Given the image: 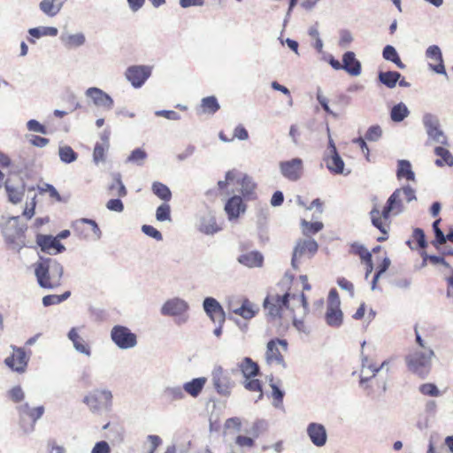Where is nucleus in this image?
<instances>
[{"label":"nucleus","mask_w":453,"mask_h":453,"mask_svg":"<svg viewBox=\"0 0 453 453\" xmlns=\"http://www.w3.org/2000/svg\"><path fill=\"white\" fill-rule=\"evenodd\" d=\"M34 268L37 283L42 288L54 289L61 286L64 267L57 259L39 256Z\"/></svg>","instance_id":"nucleus-1"},{"label":"nucleus","mask_w":453,"mask_h":453,"mask_svg":"<svg viewBox=\"0 0 453 453\" xmlns=\"http://www.w3.org/2000/svg\"><path fill=\"white\" fill-rule=\"evenodd\" d=\"M403 198L407 203L417 200L416 191L410 185L396 188L388 198L381 211V217L384 220L389 219L391 216H398L404 211Z\"/></svg>","instance_id":"nucleus-2"},{"label":"nucleus","mask_w":453,"mask_h":453,"mask_svg":"<svg viewBox=\"0 0 453 453\" xmlns=\"http://www.w3.org/2000/svg\"><path fill=\"white\" fill-rule=\"evenodd\" d=\"M434 357L433 349H414L405 357L407 368L412 373L425 379L431 372Z\"/></svg>","instance_id":"nucleus-3"},{"label":"nucleus","mask_w":453,"mask_h":453,"mask_svg":"<svg viewBox=\"0 0 453 453\" xmlns=\"http://www.w3.org/2000/svg\"><path fill=\"white\" fill-rule=\"evenodd\" d=\"M26 225H19V216L10 217L3 228V234L12 250L19 251L25 243Z\"/></svg>","instance_id":"nucleus-4"},{"label":"nucleus","mask_w":453,"mask_h":453,"mask_svg":"<svg viewBox=\"0 0 453 453\" xmlns=\"http://www.w3.org/2000/svg\"><path fill=\"white\" fill-rule=\"evenodd\" d=\"M112 393L109 389H95L86 395L83 403L92 412H98L104 409L110 411L112 408Z\"/></svg>","instance_id":"nucleus-5"},{"label":"nucleus","mask_w":453,"mask_h":453,"mask_svg":"<svg viewBox=\"0 0 453 453\" xmlns=\"http://www.w3.org/2000/svg\"><path fill=\"white\" fill-rule=\"evenodd\" d=\"M17 411L20 418V427L26 434L35 430V425L44 413L43 406L30 407L27 403L17 406Z\"/></svg>","instance_id":"nucleus-6"},{"label":"nucleus","mask_w":453,"mask_h":453,"mask_svg":"<svg viewBox=\"0 0 453 453\" xmlns=\"http://www.w3.org/2000/svg\"><path fill=\"white\" fill-rule=\"evenodd\" d=\"M188 309L189 305L185 300L174 297L165 302L160 312L163 316L178 317L177 323L182 324L188 321V316L186 312Z\"/></svg>","instance_id":"nucleus-7"},{"label":"nucleus","mask_w":453,"mask_h":453,"mask_svg":"<svg viewBox=\"0 0 453 453\" xmlns=\"http://www.w3.org/2000/svg\"><path fill=\"white\" fill-rule=\"evenodd\" d=\"M111 339L120 349H129L137 345V336L128 327L114 326L111 330Z\"/></svg>","instance_id":"nucleus-8"},{"label":"nucleus","mask_w":453,"mask_h":453,"mask_svg":"<svg viewBox=\"0 0 453 453\" xmlns=\"http://www.w3.org/2000/svg\"><path fill=\"white\" fill-rule=\"evenodd\" d=\"M319 244L314 239H300L297 241L292 254L291 266L294 270L299 269V260L307 257L311 258L318 251Z\"/></svg>","instance_id":"nucleus-9"},{"label":"nucleus","mask_w":453,"mask_h":453,"mask_svg":"<svg viewBox=\"0 0 453 453\" xmlns=\"http://www.w3.org/2000/svg\"><path fill=\"white\" fill-rule=\"evenodd\" d=\"M422 122L429 139L436 143L448 145V138L441 130L440 120L436 115L426 113L422 118Z\"/></svg>","instance_id":"nucleus-10"},{"label":"nucleus","mask_w":453,"mask_h":453,"mask_svg":"<svg viewBox=\"0 0 453 453\" xmlns=\"http://www.w3.org/2000/svg\"><path fill=\"white\" fill-rule=\"evenodd\" d=\"M290 294L269 295L264 301V308L267 311V316L272 319L281 317L283 308L288 309L289 304Z\"/></svg>","instance_id":"nucleus-11"},{"label":"nucleus","mask_w":453,"mask_h":453,"mask_svg":"<svg viewBox=\"0 0 453 453\" xmlns=\"http://www.w3.org/2000/svg\"><path fill=\"white\" fill-rule=\"evenodd\" d=\"M280 174L289 181L299 180L303 173V161L300 157L280 161L279 164Z\"/></svg>","instance_id":"nucleus-12"},{"label":"nucleus","mask_w":453,"mask_h":453,"mask_svg":"<svg viewBox=\"0 0 453 453\" xmlns=\"http://www.w3.org/2000/svg\"><path fill=\"white\" fill-rule=\"evenodd\" d=\"M211 380L218 394L228 396L234 382L231 380L228 372L221 366L214 367L211 373Z\"/></svg>","instance_id":"nucleus-13"},{"label":"nucleus","mask_w":453,"mask_h":453,"mask_svg":"<svg viewBox=\"0 0 453 453\" xmlns=\"http://www.w3.org/2000/svg\"><path fill=\"white\" fill-rule=\"evenodd\" d=\"M151 75V67L148 65H134L127 68L126 79L135 88H141Z\"/></svg>","instance_id":"nucleus-14"},{"label":"nucleus","mask_w":453,"mask_h":453,"mask_svg":"<svg viewBox=\"0 0 453 453\" xmlns=\"http://www.w3.org/2000/svg\"><path fill=\"white\" fill-rule=\"evenodd\" d=\"M196 227L207 235H212L220 230L216 223L214 213L209 210L202 211L196 215Z\"/></svg>","instance_id":"nucleus-15"},{"label":"nucleus","mask_w":453,"mask_h":453,"mask_svg":"<svg viewBox=\"0 0 453 453\" xmlns=\"http://www.w3.org/2000/svg\"><path fill=\"white\" fill-rule=\"evenodd\" d=\"M11 347L13 349V353L11 357L5 358L4 364L12 371L22 373L27 369L29 357L27 356V353L23 348L16 347L13 345Z\"/></svg>","instance_id":"nucleus-16"},{"label":"nucleus","mask_w":453,"mask_h":453,"mask_svg":"<svg viewBox=\"0 0 453 453\" xmlns=\"http://www.w3.org/2000/svg\"><path fill=\"white\" fill-rule=\"evenodd\" d=\"M203 309L213 323H225L226 312L219 302L214 297H205L203 301Z\"/></svg>","instance_id":"nucleus-17"},{"label":"nucleus","mask_w":453,"mask_h":453,"mask_svg":"<svg viewBox=\"0 0 453 453\" xmlns=\"http://www.w3.org/2000/svg\"><path fill=\"white\" fill-rule=\"evenodd\" d=\"M427 59L434 61L436 64L429 63L428 67L430 70L438 74H442L448 78V73L445 69L441 50L438 45H430L425 52Z\"/></svg>","instance_id":"nucleus-18"},{"label":"nucleus","mask_w":453,"mask_h":453,"mask_svg":"<svg viewBox=\"0 0 453 453\" xmlns=\"http://www.w3.org/2000/svg\"><path fill=\"white\" fill-rule=\"evenodd\" d=\"M85 96L90 98L93 104L98 108L109 111L113 107L114 101L112 97L99 88H88L85 91Z\"/></svg>","instance_id":"nucleus-19"},{"label":"nucleus","mask_w":453,"mask_h":453,"mask_svg":"<svg viewBox=\"0 0 453 453\" xmlns=\"http://www.w3.org/2000/svg\"><path fill=\"white\" fill-rule=\"evenodd\" d=\"M279 345L282 346L286 350L288 348V342L282 339H272L268 342L266 346L265 358L268 364L275 362L278 365H281L286 367L283 356L280 354Z\"/></svg>","instance_id":"nucleus-20"},{"label":"nucleus","mask_w":453,"mask_h":453,"mask_svg":"<svg viewBox=\"0 0 453 453\" xmlns=\"http://www.w3.org/2000/svg\"><path fill=\"white\" fill-rule=\"evenodd\" d=\"M86 225H89L91 226V231L96 240L101 238L102 231L97 223L94 219L82 218L75 220L72 226L74 233L80 239H88L89 237V233L85 227Z\"/></svg>","instance_id":"nucleus-21"},{"label":"nucleus","mask_w":453,"mask_h":453,"mask_svg":"<svg viewBox=\"0 0 453 453\" xmlns=\"http://www.w3.org/2000/svg\"><path fill=\"white\" fill-rule=\"evenodd\" d=\"M307 435L311 441L317 447H323L327 441V433L326 427L319 423L311 422L308 425Z\"/></svg>","instance_id":"nucleus-22"},{"label":"nucleus","mask_w":453,"mask_h":453,"mask_svg":"<svg viewBox=\"0 0 453 453\" xmlns=\"http://www.w3.org/2000/svg\"><path fill=\"white\" fill-rule=\"evenodd\" d=\"M224 209L227 214L228 219L233 220L245 212L246 205L243 203L242 198L240 196H234L226 201Z\"/></svg>","instance_id":"nucleus-23"},{"label":"nucleus","mask_w":453,"mask_h":453,"mask_svg":"<svg viewBox=\"0 0 453 453\" xmlns=\"http://www.w3.org/2000/svg\"><path fill=\"white\" fill-rule=\"evenodd\" d=\"M342 69L351 76H358L362 72L361 62L353 51H346L342 55Z\"/></svg>","instance_id":"nucleus-24"},{"label":"nucleus","mask_w":453,"mask_h":453,"mask_svg":"<svg viewBox=\"0 0 453 453\" xmlns=\"http://www.w3.org/2000/svg\"><path fill=\"white\" fill-rule=\"evenodd\" d=\"M324 160L326 161L327 169L332 173L348 175L350 173L349 171L344 173L345 164L339 152L326 154Z\"/></svg>","instance_id":"nucleus-25"},{"label":"nucleus","mask_w":453,"mask_h":453,"mask_svg":"<svg viewBox=\"0 0 453 453\" xmlns=\"http://www.w3.org/2000/svg\"><path fill=\"white\" fill-rule=\"evenodd\" d=\"M237 261L249 268L262 267L264 264V256L257 250L243 253L237 257Z\"/></svg>","instance_id":"nucleus-26"},{"label":"nucleus","mask_w":453,"mask_h":453,"mask_svg":"<svg viewBox=\"0 0 453 453\" xmlns=\"http://www.w3.org/2000/svg\"><path fill=\"white\" fill-rule=\"evenodd\" d=\"M206 381L207 380L204 377L195 378L183 384V391L185 394L187 393L192 397H197L203 389Z\"/></svg>","instance_id":"nucleus-27"},{"label":"nucleus","mask_w":453,"mask_h":453,"mask_svg":"<svg viewBox=\"0 0 453 453\" xmlns=\"http://www.w3.org/2000/svg\"><path fill=\"white\" fill-rule=\"evenodd\" d=\"M4 188L8 196V199L11 203L17 204L21 202L25 192V187L23 183L18 186H14L12 184L11 180H8L4 183Z\"/></svg>","instance_id":"nucleus-28"},{"label":"nucleus","mask_w":453,"mask_h":453,"mask_svg":"<svg viewBox=\"0 0 453 453\" xmlns=\"http://www.w3.org/2000/svg\"><path fill=\"white\" fill-rule=\"evenodd\" d=\"M28 35L31 36L28 38V42L31 43H35V39H39L42 36H57L58 34V30L54 27H37L29 28L27 31Z\"/></svg>","instance_id":"nucleus-29"},{"label":"nucleus","mask_w":453,"mask_h":453,"mask_svg":"<svg viewBox=\"0 0 453 453\" xmlns=\"http://www.w3.org/2000/svg\"><path fill=\"white\" fill-rule=\"evenodd\" d=\"M112 181L108 187L110 194L113 196L125 197L127 195V190L121 180L119 173H113L111 174Z\"/></svg>","instance_id":"nucleus-30"},{"label":"nucleus","mask_w":453,"mask_h":453,"mask_svg":"<svg viewBox=\"0 0 453 453\" xmlns=\"http://www.w3.org/2000/svg\"><path fill=\"white\" fill-rule=\"evenodd\" d=\"M60 41L65 47L71 49L82 46L86 42V38L82 33H77L73 35L62 33L60 35Z\"/></svg>","instance_id":"nucleus-31"},{"label":"nucleus","mask_w":453,"mask_h":453,"mask_svg":"<svg viewBox=\"0 0 453 453\" xmlns=\"http://www.w3.org/2000/svg\"><path fill=\"white\" fill-rule=\"evenodd\" d=\"M237 183L241 185L242 195L248 200H253L256 198L255 189L257 184L253 179L249 175L245 174L241 180H237Z\"/></svg>","instance_id":"nucleus-32"},{"label":"nucleus","mask_w":453,"mask_h":453,"mask_svg":"<svg viewBox=\"0 0 453 453\" xmlns=\"http://www.w3.org/2000/svg\"><path fill=\"white\" fill-rule=\"evenodd\" d=\"M239 368L245 379L255 378L259 374V366L250 357H244L239 364Z\"/></svg>","instance_id":"nucleus-33"},{"label":"nucleus","mask_w":453,"mask_h":453,"mask_svg":"<svg viewBox=\"0 0 453 453\" xmlns=\"http://www.w3.org/2000/svg\"><path fill=\"white\" fill-rule=\"evenodd\" d=\"M396 178L399 180L403 179L415 180V173L409 160L399 159L397 161Z\"/></svg>","instance_id":"nucleus-34"},{"label":"nucleus","mask_w":453,"mask_h":453,"mask_svg":"<svg viewBox=\"0 0 453 453\" xmlns=\"http://www.w3.org/2000/svg\"><path fill=\"white\" fill-rule=\"evenodd\" d=\"M325 320L331 327H340L343 322V313L341 308H326Z\"/></svg>","instance_id":"nucleus-35"},{"label":"nucleus","mask_w":453,"mask_h":453,"mask_svg":"<svg viewBox=\"0 0 453 453\" xmlns=\"http://www.w3.org/2000/svg\"><path fill=\"white\" fill-rule=\"evenodd\" d=\"M402 74L396 71H380L378 73L379 81L388 88H395Z\"/></svg>","instance_id":"nucleus-36"},{"label":"nucleus","mask_w":453,"mask_h":453,"mask_svg":"<svg viewBox=\"0 0 453 453\" xmlns=\"http://www.w3.org/2000/svg\"><path fill=\"white\" fill-rule=\"evenodd\" d=\"M434 154L439 157L434 162L437 166L442 167L445 165L453 166V155L448 149L441 146L435 147Z\"/></svg>","instance_id":"nucleus-37"},{"label":"nucleus","mask_w":453,"mask_h":453,"mask_svg":"<svg viewBox=\"0 0 453 453\" xmlns=\"http://www.w3.org/2000/svg\"><path fill=\"white\" fill-rule=\"evenodd\" d=\"M58 237L48 234H38L36 235V243L40 247L41 250L44 253L52 255L53 248Z\"/></svg>","instance_id":"nucleus-38"},{"label":"nucleus","mask_w":453,"mask_h":453,"mask_svg":"<svg viewBox=\"0 0 453 453\" xmlns=\"http://www.w3.org/2000/svg\"><path fill=\"white\" fill-rule=\"evenodd\" d=\"M382 57L385 60L394 63L400 69H405L406 67V65L402 62L395 48L392 45H386L383 48Z\"/></svg>","instance_id":"nucleus-39"},{"label":"nucleus","mask_w":453,"mask_h":453,"mask_svg":"<svg viewBox=\"0 0 453 453\" xmlns=\"http://www.w3.org/2000/svg\"><path fill=\"white\" fill-rule=\"evenodd\" d=\"M164 397L170 403L185 399L186 395L180 386H169L163 391Z\"/></svg>","instance_id":"nucleus-40"},{"label":"nucleus","mask_w":453,"mask_h":453,"mask_svg":"<svg viewBox=\"0 0 453 453\" xmlns=\"http://www.w3.org/2000/svg\"><path fill=\"white\" fill-rule=\"evenodd\" d=\"M410 114V111L405 104L398 103L394 105L390 111V118L394 122H401Z\"/></svg>","instance_id":"nucleus-41"},{"label":"nucleus","mask_w":453,"mask_h":453,"mask_svg":"<svg viewBox=\"0 0 453 453\" xmlns=\"http://www.w3.org/2000/svg\"><path fill=\"white\" fill-rule=\"evenodd\" d=\"M200 106L202 108V111L203 113H208V114H214L220 108V105H219V104L218 102V99L214 96H210L203 97L201 100V105Z\"/></svg>","instance_id":"nucleus-42"},{"label":"nucleus","mask_w":453,"mask_h":453,"mask_svg":"<svg viewBox=\"0 0 453 453\" xmlns=\"http://www.w3.org/2000/svg\"><path fill=\"white\" fill-rule=\"evenodd\" d=\"M152 192L161 200L168 202L172 198L170 188L162 182L155 181L152 184Z\"/></svg>","instance_id":"nucleus-43"},{"label":"nucleus","mask_w":453,"mask_h":453,"mask_svg":"<svg viewBox=\"0 0 453 453\" xmlns=\"http://www.w3.org/2000/svg\"><path fill=\"white\" fill-rule=\"evenodd\" d=\"M40 11L50 18H53L59 13L61 8L51 0H42L39 4Z\"/></svg>","instance_id":"nucleus-44"},{"label":"nucleus","mask_w":453,"mask_h":453,"mask_svg":"<svg viewBox=\"0 0 453 453\" xmlns=\"http://www.w3.org/2000/svg\"><path fill=\"white\" fill-rule=\"evenodd\" d=\"M58 156L65 164H71L78 158V154L68 145L59 146Z\"/></svg>","instance_id":"nucleus-45"},{"label":"nucleus","mask_w":453,"mask_h":453,"mask_svg":"<svg viewBox=\"0 0 453 453\" xmlns=\"http://www.w3.org/2000/svg\"><path fill=\"white\" fill-rule=\"evenodd\" d=\"M349 252L357 255L365 262H370L372 258V253L359 242L351 243Z\"/></svg>","instance_id":"nucleus-46"},{"label":"nucleus","mask_w":453,"mask_h":453,"mask_svg":"<svg viewBox=\"0 0 453 453\" xmlns=\"http://www.w3.org/2000/svg\"><path fill=\"white\" fill-rule=\"evenodd\" d=\"M71 296L70 291H65L62 295H47L42 297V304L45 307H49L50 305L58 304L68 299Z\"/></svg>","instance_id":"nucleus-47"},{"label":"nucleus","mask_w":453,"mask_h":453,"mask_svg":"<svg viewBox=\"0 0 453 453\" xmlns=\"http://www.w3.org/2000/svg\"><path fill=\"white\" fill-rule=\"evenodd\" d=\"M270 387L272 388V396L273 398V406L275 408H281L285 392L273 382V378L270 379Z\"/></svg>","instance_id":"nucleus-48"},{"label":"nucleus","mask_w":453,"mask_h":453,"mask_svg":"<svg viewBox=\"0 0 453 453\" xmlns=\"http://www.w3.org/2000/svg\"><path fill=\"white\" fill-rule=\"evenodd\" d=\"M370 217L372 224L376 227L381 234H386V226L382 223L383 218L381 217V211L374 206L370 211Z\"/></svg>","instance_id":"nucleus-49"},{"label":"nucleus","mask_w":453,"mask_h":453,"mask_svg":"<svg viewBox=\"0 0 453 453\" xmlns=\"http://www.w3.org/2000/svg\"><path fill=\"white\" fill-rule=\"evenodd\" d=\"M147 157V152L141 148H136L130 153V155L127 158V162L133 163L137 165H142Z\"/></svg>","instance_id":"nucleus-50"},{"label":"nucleus","mask_w":453,"mask_h":453,"mask_svg":"<svg viewBox=\"0 0 453 453\" xmlns=\"http://www.w3.org/2000/svg\"><path fill=\"white\" fill-rule=\"evenodd\" d=\"M441 222V219H438L433 222L432 227L434 233V240L432 242V244L439 249V246L446 242V238L444 233L439 227V224Z\"/></svg>","instance_id":"nucleus-51"},{"label":"nucleus","mask_w":453,"mask_h":453,"mask_svg":"<svg viewBox=\"0 0 453 453\" xmlns=\"http://www.w3.org/2000/svg\"><path fill=\"white\" fill-rule=\"evenodd\" d=\"M301 226H302V228H303V234L304 235L317 234L324 226L322 222H319V221L309 222V221H307L305 219H303L301 221Z\"/></svg>","instance_id":"nucleus-52"},{"label":"nucleus","mask_w":453,"mask_h":453,"mask_svg":"<svg viewBox=\"0 0 453 453\" xmlns=\"http://www.w3.org/2000/svg\"><path fill=\"white\" fill-rule=\"evenodd\" d=\"M267 429V422L264 419L256 420L246 433L250 434L253 438L259 437Z\"/></svg>","instance_id":"nucleus-53"},{"label":"nucleus","mask_w":453,"mask_h":453,"mask_svg":"<svg viewBox=\"0 0 453 453\" xmlns=\"http://www.w3.org/2000/svg\"><path fill=\"white\" fill-rule=\"evenodd\" d=\"M110 147L100 142H96L93 151V161L95 164L104 163L106 160V152L108 151Z\"/></svg>","instance_id":"nucleus-54"},{"label":"nucleus","mask_w":453,"mask_h":453,"mask_svg":"<svg viewBox=\"0 0 453 453\" xmlns=\"http://www.w3.org/2000/svg\"><path fill=\"white\" fill-rule=\"evenodd\" d=\"M243 386L249 391L259 392L258 400L263 398L262 383L259 380L254 378L245 379Z\"/></svg>","instance_id":"nucleus-55"},{"label":"nucleus","mask_w":453,"mask_h":453,"mask_svg":"<svg viewBox=\"0 0 453 453\" xmlns=\"http://www.w3.org/2000/svg\"><path fill=\"white\" fill-rule=\"evenodd\" d=\"M156 219L157 221H171V207L168 203L160 204L156 211Z\"/></svg>","instance_id":"nucleus-56"},{"label":"nucleus","mask_w":453,"mask_h":453,"mask_svg":"<svg viewBox=\"0 0 453 453\" xmlns=\"http://www.w3.org/2000/svg\"><path fill=\"white\" fill-rule=\"evenodd\" d=\"M390 265V259L388 257H385L381 264L378 266L373 279L372 280V290H374L376 288L377 281L380 278V276L387 272Z\"/></svg>","instance_id":"nucleus-57"},{"label":"nucleus","mask_w":453,"mask_h":453,"mask_svg":"<svg viewBox=\"0 0 453 453\" xmlns=\"http://www.w3.org/2000/svg\"><path fill=\"white\" fill-rule=\"evenodd\" d=\"M258 311V309L247 298L243 299V311L242 316L244 319H250Z\"/></svg>","instance_id":"nucleus-58"},{"label":"nucleus","mask_w":453,"mask_h":453,"mask_svg":"<svg viewBox=\"0 0 453 453\" xmlns=\"http://www.w3.org/2000/svg\"><path fill=\"white\" fill-rule=\"evenodd\" d=\"M421 257L423 258V262L429 261L431 264L436 265H442L446 268H450V265L444 259L443 257L441 256H435V255H428L426 252L421 254Z\"/></svg>","instance_id":"nucleus-59"},{"label":"nucleus","mask_w":453,"mask_h":453,"mask_svg":"<svg viewBox=\"0 0 453 453\" xmlns=\"http://www.w3.org/2000/svg\"><path fill=\"white\" fill-rule=\"evenodd\" d=\"M382 135V130L380 126L375 125L370 127L365 134V140H368L370 142H377Z\"/></svg>","instance_id":"nucleus-60"},{"label":"nucleus","mask_w":453,"mask_h":453,"mask_svg":"<svg viewBox=\"0 0 453 453\" xmlns=\"http://www.w3.org/2000/svg\"><path fill=\"white\" fill-rule=\"evenodd\" d=\"M419 391L421 394L429 396L440 395V390L437 386L434 383H425L420 385Z\"/></svg>","instance_id":"nucleus-61"},{"label":"nucleus","mask_w":453,"mask_h":453,"mask_svg":"<svg viewBox=\"0 0 453 453\" xmlns=\"http://www.w3.org/2000/svg\"><path fill=\"white\" fill-rule=\"evenodd\" d=\"M8 396L14 403H20L25 397V393L20 386H15L8 391Z\"/></svg>","instance_id":"nucleus-62"},{"label":"nucleus","mask_w":453,"mask_h":453,"mask_svg":"<svg viewBox=\"0 0 453 453\" xmlns=\"http://www.w3.org/2000/svg\"><path fill=\"white\" fill-rule=\"evenodd\" d=\"M142 231L146 235L155 239L156 241H162L163 235L154 226L150 225H143L142 226Z\"/></svg>","instance_id":"nucleus-63"},{"label":"nucleus","mask_w":453,"mask_h":453,"mask_svg":"<svg viewBox=\"0 0 453 453\" xmlns=\"http://www.w3.org/2000/svg\"><path fill=\"white\" fill-rule=\"evenodd\" d=\"M27 127L31 132L40 133L42 134H48L46 127L35 119L28 120L27 123Z\"/></svg>","instance_id":"nucleus-64"}]
</instances>
